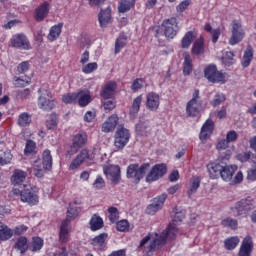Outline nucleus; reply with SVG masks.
I'll return each instance as SVG.
<instances>
[{"instance_id":"obj_40","label":"nucleus","mask_w":256,"mask_h":256,"mask_svg":"<svg viewBox=\"0 0 256 256\" xmlns=\"http://www.w3.org/2000/svg\"><path fill=\"white\" fill-rule=\"evenodd\" d=\"M79 215V208L75 205H70L67 210L66 219L62 222H67L68 225H71V221Z\"/></svg>"},{"instance_id":"obj_64","label":"nucleus","mask_w":256,"mask_h":256,"mask_svg":"<svg viewBox=\"0 0 256 256\" xmlns=\"http://www.w3.org/2000/svg\"><path fill=\"white\" fill-rule=\"evenodd\" d=\"M48 256H75V254L67 252V248L62 247L60 254L52 252V253H49Z\"/></svg>"},{"instance_id":"obj_43","label":"nucleus","mask_w":256,"mask_h":256,"mask_svg":"<svg viewBox=\"0 0 256 256\" xmlns=\"http://www.w3.org/2000/svg\"><path fill=\"white\" fill-rule=\"evenodd\" d=\"M135 7V0H120L118 11L119 13H127L131 8Z\"/></svg>"},{"instance_id":"obj_20","label":"nucleus","mask_w":256,"mask_h":256,"mask_svg":"<svg viewBox=\"0 0 256 256\" xmlns=\"http://www.w3.org/2000/svg\"><path fill=\"white\" fill-rule=\"evenodd\" d=\"M161 103V100L159 98V94L155 92H150L146 96V107L149 109V111H157L159 109V105Z\"/></svg>"},{"instance_id":"obj_41","label":"nucleus","mask_w":256,"mask_h":256,"mask_svg":"<svg viewBox=\"0 0 256 256\" xmlns=\"http://www.w3.org/2000/svg\"><path fill=\"white\" fill-rule=\"evenodd\" d=\"M44 241L41 237H33L32 241L29 245V250L33 253H37V251H41L43 249Z\"/></svg>"},{"instance_id":"obj_46","label":"nucleus","mask_w":256,"mask_h":256,"mask_svg":"<svg viewBox=\"0 0 256 256\" xmlns=\"http://www.w3.org/2000/svg\"><path fill=\"white\" fill-rule=\"evenodd\" d=\"M240 243L239 237L233 236L225 241V247L228 249V251H233Z\"/></svg>"},{"instance_id":"obj_52","label":"nucleus","mask_w":256,"mask_h":256,"mask_svg":"<svg viewBox=\"0 0 256 256\" xmlns=\"http://www.w3.org/2000/svg\"><path fill=\"white\" fill-rule=\"evenodd\" d=\"M231 27V33L235 32H245V29H243V25L241 24L240 20H233L230 24Z\"/></svg>"},{"instance_id":"obj_37","label":"nucleus","mask_w":256,"mask_h":256,"mask_svg":"<svg viewBox=\"0 0 256 256\" xmlns=\"http://www.w3.org/2000/svg\"><path fill=\"white\" fill-rule=\"evenodd\" d=\"M13 237V230L0 222V241H9Z\"/></svg>"},{"instance_id":"obj_32","label":"nucleus","mask_w":256,"mask_h":256,"mask_svg":"<svg viewBox=\"0 0 256 256\" xmlns=\"http://www.w3.org/2000/svg\"><path fill=\"white\" fill-rule=\"evenodd\" d=\"M91 231H99L100 229H103L104 222L103 218L101 216L94 214L89 222Z\"/></svg>"},{"instance_id":"obj_8","label":"nucleus","mask_w":256,"mask_h":256,"mask_svg":"<svg viewBox=\"0 0 256 256\" xmlns=\"http://www.w3.org/2000/svg\"><path fill=\"white\" fill-rule=\"evenodd\" d=\"M201 96H199V89L194 90L191 100L187 102L186 113L189 117H197L201 113Z\"/></svg>"},{"instance_id":"obj_48","label":"nucleus","mask_w":256,"mask_h":256,"mask_svg":"<svg viewBox=\"0 0 256 256\" xmlns=\"http://www.w3.org/2000/svg\"><path fill=\"white\" fill-rule=\"evenodd\" d=\"M108 219L110 223H117L119 221V210L113 206L108 208Z\"/></svg>"},{"instance_id":"obj_17","label":"nucleus","mask_w":256,"mask_h":256,"mask_svg":"<svg viewBox=\"0 0 256 256\" xmlns=\"http://www.w3.org/2000/svg\"><path fill=\"white\" fill-rule=\"evenodd\" d=\"M91 155H89V150L83 149L79 155L76 156V158L71 162L69 169L70 171H75V169H79L85 161L89 162L91 161Z\"/></svg>"},{"instance_id":"obj_53","label":"nucleus","mask_w":256,"mask_h":256,"mask_svg":"<svg viewBox=\"0 0 256 256\" xmlns=\"http://www.w3.org/2000/svg\"><path fill=\"white\" fill-rule=\"evenodd\" d=\"M36 147H37V144L33 142V140H27L26 146L24 149L25 155H31V153L35 151Z\"/></svg>"},{"instance_id":"obj_45","label":"nucleus","mask_w":256,"mask_h":256,"mask_svg":"<svg viewBox=\"0 0 256 256\" xmlns=\"http://www.w3.org/2000/svg\"><path fill=\"white\" fill-rule=\"evenodd\" d=\"M127 45V36L121 34L115 42V53H121V49Z\"/></svg>"},{"instance_id":"obj_38","label":"nucleus","mask_w":256,"mask_h":256,"mask_svg":"<svg viewBox=\"0 0 256 256\" xmlns=\"http://www.w3.org/2000/svg\"><path fill=\"white\" fill-rule=\"evenodd\" d=\"M32 116L27 112L20 113L18 116L17 124L19 127H29L31 125Z\"/></svg>"},{"instance_id":"obj_33","label":"nucleus","mask_w":256,"mask_h":256,"mask_svg":"<svg viewBox=\"0 0 256 256\" xmlns=\"http://www.w3.org/2000/svg\"><path fill=\"white\" fill-rule=\"evenodd\" d=\"M11 161H13V153L9 149H1L0 150V165H11Z\"/></svg>"},{"instance_id":"obj_39","label":"nucleus","mask_w":256,"mask_h":256,"mask_svg":"<svg viewBox=\"0 0 256 256\" xmlns=\"http://www.w3.org/2000/svg\"><path fill=\"white\" fill-rule=\"evenodd\" d=\"M191 51L192 55H203V53H205V44L203 42V38L195 40Z\"/></svg>"},{"instance_id":"obj_12","label":"nucleus","mask_w":256,"mask_h":256,"mask_svg":"<svg viewBox=\"0 0 256 256\" xmlns=\"http://www.w3.org/2000/svg\"><path fill=\"white\" fill-rule=\"evenodd\" d=\"M11 46L14 49H22L23 51L31 50V43L25 34H15L10 40Z\"/></svg>"},{"instance_id":"obj_50","label":"nucleus","mask_w":256,"mask_h":256,"mask_svg":"<svg viewBox=\"0 0 256 256\" xmlns=\"http://www.w3.org/2000/svg\"><path fill=\"white\" fill-rule=\"evenodd\" d=\"M251 61H253V47H251V45H248L246 50L244 51L242 63H251Z\"/></svg>"},{"instance_id":"obj_54","label":"nucleus","mask_w":256,"mask_h":256,"mask_svg":"<svg viewBox=\"0 0 256 256\" xmlns=\"http://www.w3.org/2000/svg\"><path fill=\"white\" fill-rule=\"evenodd\" d=\"M105 187V179L102 176L98 175L93 182V188L101 190Z\"/></svg>"},{"instance_id":"obj_9","label":"nucleus","mask_w":256,"mask_h":256,"mask_svg":"<svg viewBox=\"0 0 256 256\" xmlns=\"http://www.w3.org/2000/svg\"><path fill=\"white\" fill-rule=\"evenodd\" d=\"M253 203L254 200L251 197L243 198L240 201L236 202L234 207H232V211L234 215L245 217L247 213L253 211Z\"/></svg>"},{"instance_id":"obj_62","label":"nucleus","mask_w":256,"mask_h":256,"mask_svg":"<svg viewBox=\"0 0 256 256\" xmlns=\"http://www.w3.org/2000/svg\"><path fill=\"white\" fill-rule=\"evenodd\" d=\"M235 171H237V165H228L225 167V173L227 177H233Z\"/></svg>"},{"instance_id":"obj_6","label":"nucleus","mask_w":256,"mask_h":256,"mask_svg":"<svg viewBox=\"0 0 256 256\" xmlns=\"http://www.w3.org/2000/svg\"><path fill=\"white\" fill-rule=\"evenodd\" d=\"M149 167V163H144L141 166L139 164H130L127 167V178L134 179L136 183H139L145 177V173L149 171Z\"/></svg>"},{"instance_id":"obj_21","label":"nucleus","mask_w":256,"mask_h":256,"mask_svg":"<svg viewBox=\"0 0 256 256\" xmlns=\"http://www.w3.org/2000/svg\"><path fill=\"white\" fill-rule=\"evenodd\" d=\"M253 251V239L251 236H246L240 246L238 256H251Z\"/></svg>"},{"instance_id":"obj_31","label":"nucleus","mask_w":256,"mask_h":256,"mask_svg":"<svg viewBox=\"0 0 256 256\" xmlns=\"http://www.w3.org/2000/svg\"><path fill=\"white\" fill-rule=\"evenodd\" d=\"M196 37H197V33L193 31L186 32L181 40L182 49H189V47H191V43H193Z\"/></svg>"},{"instance_id":"obj_36","label":"nucleus","mask_w":256,"mask_h":256,"mask_svg":"<svg viewBox=\"0 0 256 256\" xmlns=\"http://www.w3.org/2000/svg\"><path fill=\"white\" fill-rule=\"evenodd\" d=\"M25 179H27V173H25V171L15 170L12 175L11 181L13 185H21L22 183H24Z\"/></svg>"},{"instance_id":"obj_14","label":"nucleus","mask_w":256,"mask_h":256,"mask_svg":"<svg viewBox=\"0 0 256 256\" xmlns=\"http://www.w3.org/2000/svg\"><path fill=\"white\" fill-rule=\"evenodd\" d=\"M104 174L114 185L121 181V168L117 165H108L103 167Z\"/></svg>"},{"instance_id":"obj_29","label":"nucleus","mask_w":256,"mask_h":256,"mask_svg":"<svg viewBox=\"0 0 256 256\" xmlns=\"http://www.w3.org/2000/svg\"><path fill=\"white\" fill-rule=\"evenodd\" d=\"M184 62H183V74L191 75L193 73V59L188 52L183 54Z\"/></svg>"},{"instance_id":"obj_25","label":"nucleus","mask_w":256,"mask_h":256,"mask_svg":"<svg viewBox=\"0 0 256 256\" xmlns=\"http://www.w3.org/2000/svg\"><path fill=\"white\" fill-rule=\"evenodd\" d=\"M201 187V177L193 176L189 181V186L187 190L188 197H193L197 193V189Z\"/></svg>"},{"instance_id":"obj_61","label":"nucleus","mask_w":256,"mask_h":256,"mask_svg":"<svg viewBox=\"0 0 256 256\" xmlns=\"http://www.w3.org/2000/svg\"><path fill=\"white\" fill-rule=\"evenodd\" d=\"M238 161L241 163H247L251 159V152H243L237 155Z\"/></svg>"},{"instance_id":"obj_49","label":"nucleus","mask_w":256,"mask_h":256,"mask_svg":"<svg viewBox=\"0 0 256 256\" xmlns=\"http://www.w3.org/2000/svg\"><path fill=\"white\" fill-rule=\"evenodd\" d=\"M99 65L97 64V62H91L88 64H84L82 66V71L85 73V75H89L91 73H93V71H97Z\"/></svg>"},{"instance_id":"obj_58","label":"nucleus","mask_w":256,"mask_h":256,"mask_svg":"<svg viewBox=\"0 0 256 256\" xmlns=\"http://www.w3.org/2000/svg\"><path fill=\"white\" fill-rule=\"evenodd\" d=\"M29 227L25 226L24 224L16 226L12 231L13 235H25L27 233Z\"/></svg>"},{"instance_id":"obj_60","label":"nucleus","mask_w":256,"mask_h":256,"mask_svg":"<svg viewBox=\"0 0 256 256\" xmlns=\"http://www.w3.org/2000/svg\"><path fill=\"white\" fill-rule=\"evenodd\" d=\"M103 107L104 111H106V113H109L110 111H113V109L115 108V101L106 100L103 102Z\"/></svg>"},{"instance_id":"obj_47","label":"nucleus","mask_w":256,"mask_h":256,"mask_svg":"<svg viewBox=\"0 0 256 256\" xmlns=\"http://www.w3.org/2000/svg\"><path fill=\"white\" fill-rule=\"evenodd\" d=\"M31 83V78L25 77H14L13 85L16 87H27Z\"/></svg>"},{"instance_id":"obj_56","label":"nucleus","mask_w":256,"mask_h":256,"mask_svg":"<svg viewBox=\"0 0 256 256\" xmlns=\"http://www.w3.org/2000/svg\"><path fill=\"white\" fill-rule=\"evenodd\" d=\"M47 129H55L57 127V114H51L50 118L46 121Z\"/></svg>"},{"instance_id":"obj_5","label":"nucleus","mask_w":256,"mask_h":256,"mask_svg":"<svg viewBox=\"0 0 256 256\" xmlns=\"http://www.w3.org/2000/svg\"><path fill=\"white\" fill-rule=\"evenodd\" d=\"M12 193L14 195H20L22 203H28V205H37L39 203V196L31 185H24L23 190L14 188Z\"/></svg>"},{"instance_id":"obj_13","label":"nucleus","mask_w":256,"mask_h":256,"mask_svg":"<svg viewBox=\"0 0 256 256\" xmlns=\"http://www.w3.org/2000/svg\"><path fill=\"white\" fill-rule=\"evenodd\" d=\"M204 77L210 82V83H221L223 81V73L219 72L217 70V66L210 64L204 69Z\"/></svg>"},{"instance_id":"obj_35","label":"nucleus","mask_w":256,"mask_h":256,"mask_svg":"<svg viewBox=\"0 0 256 256\" xmlns=\"http://www.w3.org/2000/svg\"><path fill=\"white\" fill-rule=\"evenodd\" d=\"M77 103L80 105V107H87V104L91 103V95H89V92H77Z\"/></svg>"},{"instance_id":"obj_51","label":"nucleus","mask_w":256,"mask_h":256,"mask_svg":"<svg viewBox=\"0 0 256 256\" xmlns=\"http://www.w3.org/2000/svg\"><path fill=\"white\" fill-rule=\"evenodd\" d=\"M62 101L66 105L71 103H77V92L76 93H68L62 96Z\"/></svg>"},{"instance_id":"obj_34","label":"nucleus","mask_w":256,"mask_h":256,"mask_svg":"<svg viewBox=\"0 0 256 256\" xmlns=\"http://www.w3.org/2000/svg\"><path fill=\"white\" fill-rule=\"evenodd\" d=\"M143 101V95H139L133 100L132 106L130 108V117L135 119L137 117V113H139V109H141V103Z\"/></svg>"},{"instance_id":"obj_26","label":"nucleus","mask_w":256,"mask_h":256,"mask_svg":"<svg viewBox=\"0 0 256 256\" xmlns=\"http://www.w3.org/2000/svg\"><path fill=\"white\" fill-rule=\"evenodd\" d=\"M115 89H117V83L113 81L106 83L101 92V97H103V99H111V97L115 95Z\"/></svg>"},{"instance_id":"obj_1","label":"nucleus","mask_w":256,"mask_h":256,"mask_svg":"<svg viewBox=\"0 0 256 256\" xmlns=\"http://www.w3.org/2000/svg\"><path fill=\"white\" fill-rule=\"evenodd\" d=\"M169 241V238L161 233V235L157 233L149 234L148 236L144 237L139 245L140 251L146 253L148 256H151L155 249H159V247L165 245Z\"/></svg>"},{"instance_id":"obj_63","label":"nucleus","mask_w":256,"mask_h":256,"mask_svg":"<svg viewBox=\"0 0 256 256\" xmlns=\"http://www.w3.org/2000/svg\"><path fill=\"white\" fill-rule=\"evenodd\" d=\"M247 180L248 181H256V166L248 169Z\"/></svg>"},{"instance_id":"obj_2","label":"nucleus","mask_w":256,"mask_h":256,"mask_svg":"<svg viewBox=\"0 0 256 256\" xmlns=\"http://www.w3.org/2000/svg\"><path fill=\"white\" fill-rule=\"evenodd\" d=\"M53 167V156L51 151L45 150L42 154V161L36 160L33 166V173L35 177L41 178L45 175V171H51Z\"/></svg>"},{"instance_id":"obj_22","label":"nucleus","mask_w":256,"mask_h":256,"mask_svg":"<svg viewBox=\"0 0 256 256\" xmlns=\"http://www.w3.org/2000/svg\"><path fill=\"white\" fill-rule=\"evenodd\" d=\"M119 123V117L117 114H112L103 124H102V131L103 133H111L115 131V127Z\"/></svg>"},{"instance_id":"obj_3","label":"nucleus","mask_w":256,"mask_h":256,"mask_svg":"<svg viewBox=\"0 0 256 256\" xmlns=\"http://www.w3.org/2000/svg\"><path fill=\"white\" fill-rule=\"evenodd\" d=\"M171 218H172V223L163 231V235H166L169 240L175 239L177 236L178 230H177V225L185 219V211L180 210L179 208H175L171 212Z\"/></svg>"},{"instance_id":"obj_30","label":"nucleus","mask_w":256,"mask_h":256,"mask_svg":"<svg viewBox=\"0 0 256 256\" xmlns=\"http://www.w3.org/2000/svg\"><path fill=\"white\" fill-rule=\"evenodd\" d=\"M14 249H16V251H19V253L21 254L26 253L27 249H29V242L27 240V237H19L15 242Z\"/></svg>"},{"instance_id":"obj_55","label":"nucleus","mask_w":256,"mask_h":256,"mask_svg":"<svg viewBox=\"0 0 256 256\" xmlns=\"http://www.w3.org/2000/svg\"><path fill=\"white\" fill-rule=\"evenodd\" d=\"M238 138H239V134H237L235 130H231L226 134V143L227 144L235 143V141H237Z\"/></svg>"},{"instance_id":"obj_57","label":"nucleus","mask_w":256,"mask_h":256,"mask_svg":"<svg viewBox=\"0 0 256 256\" xmlns=\"http://www.w3.org/2000/svg\"><path fill=\"white\" fill-rule=\"evenodd\" d=\"M116 229L117 231H120L122 233L125 231H129V221L127 220L118 221L116 225Z\"/></svg>"},{"instance_id":"obj_44","label":"nucleus","mask_w":256,"mask_h":256,"mask_svg":"<svg viewBox=\"0 0 256 256\" xmlns=\"http://www.w3.org/2000/svg\"><path fill=\"white\" fill-rule=\"evenodd\" d=\"M245 39V32H231V37L228 40L229 45H238Z\"/></svg>"},{"instance_id":"obj_24","label":"nucleus","mask_w":256,"mask_h":256,"mask_svg":"<svg viewBox=\"0 0 256 256\" xmlns=\"http://www.w3.org/2000/svg\"><path fill=\"white\" fill-rule=\"evenodd\" d=\"M47 15H49V3L44 2L36 8L34 17L36 21H43Z\"/></svg>"},{"instance_id":"obj_18","label":"nucleus","mask_w":256,"mask_h":256,"mask_svg":"<svg viewBox=\"0 0 256 256\" xmlns=\"http://www.w3.org/2000/svg\"><path fill=\"white\" fill-rule=\"evenodd\" d=\"M213 129H215V124L213 123V120L208 119L205 121V123L201 127V131L199 134V139L204 143V141H207L213 135Z\"/></svg>"},{"instance_id":"obj_19","label":"nucleus","mask_w":256,"mask_h":256,"mask_svg":"<svg viewBox=\"0 0 256 256\" xmlns=\"http://www.w3.org/2000/svg\"><path fill=\"white\" fill-rule=\"evenodd\" d=\"M87 143V135L86 134H77L73 138V142L70 148V151H68V155H75L81 147H83Z\"/></svg>"},{"instance_id":"obj_23","label":"nucleus","mask_w":256,"mask_h":256,"mask_svg":"<svg viewBox=\"0 0 256 256\" xmlns=\"http://www.w3.org/2000/svg\"><path fill=\"white\" fill-rule=\"evenodd\" d=\"M71 237V224L67 222H62L59 232L60 243H67Z\"/></svg>"},{"instance_id":"obj_42","label":"nucleus","mask_w":256,"mask_h":256,"mask_svg":"<svg viewBox=\"0 0 256 256\" xmlns=\"http://www.w3.org/2000/svg\"><path fill=\"white\" fill-rule=\"evenodd\" d=\"M61 29H63V24H57L52 26L47 36L48 40L57 41V39H59V35H61Z\"/></svg>"},{"instance_id":"obj_28","label":"nucleus","mask_w":256,"mask_h":256,"mask_svg":"<svg viewBox=\"0 0 256 256\" xmlns=\"http://www.w3.org/2000/svg\"><path fill=\"white\" fill-rule=\"evenodd\" d=\"M98 21L100 23V27H107V25L111 23V8L101 10V12L98 15Z\"/></svg>"},{"instance_id":"obj_15","label":"nucleus","mask_w":256,"mask_h":256,"mask_svg":"<svg viewBox=\"0 0 256 256\" xmlns=\"http://www.w3.org/2000/svg\"><path fill=\"white\" fill-rule=\"evenodd\" d=\"M165 201H167V194H161L160 196L154 198L152 203L149 204L146 208V213L148 215H155L157 211H161L163 209V205H165Z\"/></svg>"},{"instance_id":"obj_11","label":"nucleus","mask_w":256,"mask_h":256,"mask_svg":"<svg viewBox=\"0 0 256 256\" xmlns=\"http://www.w3.org/2000/svg\"><path fill=\"white\" fill-rule=\"evenodd\" d=\"M166 173V164H155L146 176V183H153L154 181H159V179H161Z\"/></svg>"},{"instance_id":"obj_7","label":"nucleus","mask_w":256,"mask_h":256,"mask_svg":"<svg viewBox=\"0 0 256 256\" xmlns=\"http://www.w3.org/2000/svg\"><path fill=\"white\" fill-rule=\"evenodd\" d=\"M160 29L163 31L166 39H175L177 33H179V23L177 22V18L172 17L163 20Z\"/></svg>"},{"instance_id":"obj_59","label":"nucleus","mask_w":256,"mask_h":256,"mask_svg":"<svg viewBox=\"0 0 256 256\" xmlns=\"http://www.w3.org/2000/svg\"><path fill=\"white\" fill-rule=\"evenodd\" d=\"M143 85H145V80L137 78L133 81L131 89L133 91H139V89H142Z\"/></svg>"},{"instance_id":"obj_4","label":"nucleus","mask_w":256,"mask_h":256,"mask_svg":"<svg viewBox=\"0 0 256 256\" xmlns=\"http://www.w3.org/2000/svg\"><path fill=\"white\" fill-rule=\"evenodd\" d=\"M38 107L43 111H52L55 109V99H53V94L47 86H43L38 90Z\"/></svg>"},{"instance_id":"obj_10","label":"nucleus","mask_w":256,"mask_h":256,"mask_svg":"<svg viewBox=\"0 0 256 256\" xmlns=\"http://www.w3.org/2000/svg\"><path fill=\"white\" fill-rule=\"evenodd\" d=\"M207 170L211 179H219L221 177L225 180V176L223 175L225 173V158L221 157L215 162L209 163Z\"/></svg>"},{"instance_id":"obj_27","label":"nucleus","mask_w":256,"mask_h":256,"mask_svg":"<svg viewBox=\"0 0 256 256\" xmlns=\"http://www.w3.org/2000/svg\"><path fill=\"white\" fill-rule=\"evenodd\" d=\"M107 233H101L98 236H95L91 240V245L95 249V251H101L103 249V245H105V241H107Z\"/></svg>"},{"instance_id":"obj_16","label":"nucleus","mask_w":256,"mask_h":256,"mask_svg":"<svg viewBox=\"0 0 256 256\" xmlns=\"http://www.w3.org/2000/svg\"><path fill=\"white\" fill-rule=\"evenodd\" d=\"M131 134L126 128H119L116 132L114 145L116 149H123L127 143H129V139Z\"/></svg>"}]
</instances>
